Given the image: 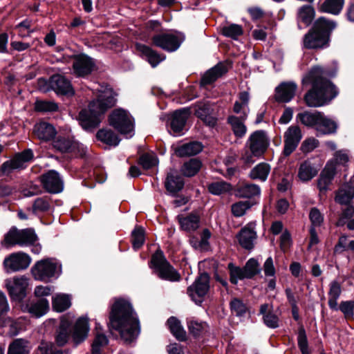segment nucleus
I'll return each mask as SVG.
<instances>
[{
	"label": "nucleus",
	"mask_w": 354,
	"mask_h": 354,
	"mask_svg": "<svg viewBox=\"0 0 354 354\" xmlns=\"http://www.w3.org/2000/svg\"><path fill=\"white\" fill-rule=\"evenodd\" d=\"M337 124L331 118L326 116L323 113L317 127V135L332 134L336 132Z\"/></svg>",
	"instance_id": "30"
},
{
	"label": "nucleus",
	"mask_w": 354,
	"mask_h": 354,
	"mask_svg": "<svg viewBox=\"0 0 354 354\" xmlns=\"http://www.w3.org/2000/svg\"><path fill=\"white\" fill-rule=\"evenodd\" d=\"M96 91V99L89 103L88 109H83L79 113L80 125L88 131L100 124L102 115L116 102L115 93L111 87L99 86Z\"/></svg>",
	"instance_id": "3"
},
{
	"label": "nucleus",
	"mask_w": 354,
	"mask_h": 354,
	"mask_svg": "<svg viewBox=\"0 0 354 354\" xmlns=\"http://www.w3.org/2000/svg\"><path fill=\"white\" fill-rule=\"evenodd\" d=\"M145 242L144 229L138 227L132 232V244L134 249L140 248Z\"/></svg>",
	"instance_id": "58"
},
{
	"label": "nucleus",
	"mask_w": 354,
	"mask_h": 354,
	"mask_svg": "<svg viewBox=\"0 0 354 354\" xmlns=\"http://www.w3.org/2000/svg\"><path fill=\"white\" fill-rule=\"evenodd\" d=\"M185 40V36L180 32L158 34L152 37L153 44L168 52L176 51Z\"/></svg>",
	"instance_id": "7"
},
{
	"label": "nucleus",
	"mask_w": 354,
	"mask_h": 354,
	"mask_svg": "<svg viewBox=\"0 0 354 354\" xmlns=\"http://www.w3.org/2000/svg\"><path fill=\"white\" fill-rule=\"evenodd\" d=\"M324 74L321 67L314 66L302 79L304 86H312L304 95L305 102L309 107L324 106L337 94L335 86L325 78Z\"/></svg>",
	"instance_id": "1"
},
{
	"label": "nucleus",
	"mask_w": 354,
	"mask_h": 354,
	"mask_svg": "<svg viewBox=\"0 0 354 354\" xmlns=\"http://www.w3.org/2000/svg\"><path fill=\"white\" fill-rule=\"evenodd\" d=\"M250 94L244 91L239 93L238 99L235 101L233 106L234 113L239 115L242 119H247L250 112L249 109Z\"/></svg>",
	"instance_id": "24"
},
{
	"label": "nucleus",
	"mask_w": 354,
	"mask_h": 354,
	"mask_svg": "<svg viewBox=\"0 0 354 354\" xmlns=\"http://www.w3.org/2000/svg\"><path fill=\"white\" fill-rule=\"evenodd\" d=\"M318 173V169L309 160L302 162L299 168L298 177L302 182H308Z\"/></svg>",
	"instance_id": "32"
},
{
	"label": "nucleus",
	"mask_w": 354,
	"mask_h": 354,
	"mask_svg": "<svg viewBox=\"0 0 354 354\" xmlns=\"http://www.w3.org/2000/svg\"><path fill=\"white\" fill-rule=\"evenodd\" d=\"M89 331L88 319L86 317H81L76 321L72 338L75 344H79L86 339Z\"/></svg>",
	"instance_id": "22"
},
{
	"label": "nucleus",
	"mask_w": 354,
	"mask_h": 354,
	"mask_svg": "<svg viewBox=\"0 0 354 354\" xmlns=\"http://www.w3.org/2000/svg\"><path fill=\"white\" fill-rule=\"evenodd\" d=\"M31 274L35 280L43 281L44 279V260L37 261L30 270Z\"/></svg>",
	"instance_id": "60"
},
{
	"label": "nucleus",
	"mask_w": 354,
	"mask_h": 354,
	"mask_svg": "<svg viewBox=\"0 0 354 354\" xmlns=\"http://www.w3.org/2000/svg\"><path fill=\"white\" fill-rule=\"evenodd\" d=\"M270 145V139L266 131L259 130L253 132L249 137L246 147L255 156H261L267 150Z\"/></svg>",
	"instance_id": "12"
},
{
	"label": "nucleus",
	"mask_w": 354,
	"mask_h": 354,
	"mask_svg": "<svg viewBox=\"0 0 354 354\" xmlns=\"http://www.w3.org/2000/svg\"><path fill=\"white\" fill-rule=\"evenodd\" d=\"M315 17V10L310 6H304L297 12V23L299 28L301 24L308 26L312 22Z\"/></svg>",
	"instance_id": "37"
},
{
	"label": "nucleus",
	"mask_w": 354,
	"mask_h": 354,
	"mask_svg": "<svg viewBox=\"0 0 354 354\" xmlns=\"http://www.w3.org/2000/svg\"><path fill=\"white\" fill-rule=\"evenodd\" d=\"M227 72V68L223 64H218L207 71L202 77L203 84H209L216 80Z\"/></svg>",
	"instance_id": "36"
},
{
	"label": "nucleus",
	"mask_w": 354,
	"mask_h": 354,
	"mask_svg": "<svg viewBox=\"0 0 354 354\" xmlns=\"http://www.w3.org/2000/svg\"><path fill=\"white\" fill-rule=\"evenodd\" d=\"M95 67L92 58L84 54L74 56L73 73L77 77H85L91 73Z\"/></svg>",
	"instance_id": "14"
},
{
	"label": "nucleus",
	"mask_w": 354,
	"mask_h": 354,
	"mask_svg": "<svg viewBox=\"0 0 354 354\" xmlns=\"http://www.w3.org/2000/svg\"><path fill=\"white\" fill-rule=\"evenodd\" d=\"M298 346L302 354H310L306 331L303 327L299 329L297 337Z\"/></svg>",
	"instance_id": "61"
},
{
	"label": "nucleus",
	"mask_w": 354,
	"mask_h": 354,
	"mask_svg": "<svg viewBox=\"0 0 354 354\" xmlns=\"http://www.w3.org/2000/svg\"><path fill=\"white\" fill-rule=\"evenodd\" d=\"M139 162L143 169H149L156 166L158 161L156 155L145 153L140 156Z\"/></svg>",
	"instance_id": "59"
},
{
	"label": "nucleus",
	"mask_w": 354,
	"mask_h": 354,
	"mask_svg": "<svg viewBox=\"0 0 354 354\" xmlns=\"http://www.w3.org/2000/svg\"><path fill=\"white\" fill-rule=\"evenodd\" d=\"M71 322V318L68 315H63L61 317L60 324L55 335V342L57 345L62 346L67 343L70 337Z\"/></svg>",
	"instance_id": "23"
},
{
	"label": "nucleus",
	"mask_w": 354,
	"mask_h": 354,
	"mask_svg": "<svg viewBox=\"0 0 354 354\" xmlns=\"http://www.w3.org/2000/svg\"><path fill=\"white\" fill-rule=\"evenodd\" d=\"M37 236L35 231L31 228L19 230L12 227L4 236L1 245L8 248L18 245L19 246H27L35 243Z\"/></svg>",
	"instance_id": "4"
},
{
	"label": "nucleus",
	"mask_w": 354,
	"mask_h": 354,
	"mask_svg": "<svg viewBox=\"0 0 354 354\" xmlns=\"http://www.w3.org/2000/svg\"><path fill=\"white\" fill-rule=\"evenodd\" d=\"M334 21L326 19L324 17L319 18L312 28L319 33L324 34L328 39L330 32L335 28Z\"/></svg>",
	"instance_id": "43"
},
{
	"label": "nucleus",
	"mask_w": 354,
	"mask_h": 354,
	"mask_svg": "<svg viewBox=\"0 0 354 354\" xmlns=\"http://www.w3.org/2000/svg\"><path fill=\"white\" fill-rule=\"evenodd\" d=\"M136 48L141 53L142 57L145 58L152 67H156L165 59V56L159 55L147 46L137 44Z\"/></svg>",
	"instance_id": "26"
},
{
	"label": "nucleus",
	"mask_w": 354,
	"mask_h": 354,
	"mask_svg": "<svg viewBox=\"0 0 354 354\" xmlns=\"http://www.w3.org/2000/svg\"><path fill=\"white\" fill-rule=\"evenodd\" d=\"M28 342L22 339H17L12 342L8 348V354H28Z\"/></svg>",
	"instance_id": "49"
},
{
	"label": "nucleus",
	"mask_w": 354,
	"mask_h": 354,
	"mask_svg": "<svg viewBox=\"0 0 354 354\" xmlns=\"http://www.w3.org/2000/svg\"><path fill=\"white\" fill-rule=\"evenodd\" d=\"M15 30L21 37H26L32 31L31 29V22L27 19L24 20L17 25Z\"/></svg>",
	"instance_id": "63"
},
{
	"label": "nucleus",
	"mask_w": 354,
	"mask_h": 354,
	"mask_svg": "<svg viewBox=\"0 0 354 354\" xmlns=\"http://www.w3.org/2000/svg\"><path fill=\"white\" fill-rule=\"evenodd\" d=\"M167 325L173 335L180 341L185 339L186 333L180 322L174 317H171L167 320Z\"/></svg>",
	"instance_id": "47"
},
{
	"label": "nucleus",
	"mask_w": 354,
	"mask_h": 354,
	"mask_svg": "<svg viewBox=\"0 0 354 354\" xmlns=\"http://www.w3.org/2000/svg\"><path fill=\"white\" fill-rule=\"evenodd\" d=\"M96 136L98 140L110 146H117L120 141L118 136L110 129H101L97 131Z\"/></svg>",
	"instance_id": "45"
},
{
	"label": "nucleus",
	"mask_w": 354,
	"mask_h": 354,
	"mask_svg": "<svg viewBox=\"0 0 354 354\" xmlns=\"http://www.w3.org/2000/svg\"><path fill=\"white\" fill-rule=\"evenodd\" d=\"M354 197V182L344 185L337 192L335 201L340 204H348Z\"/></svg>",
	"instance_id": "34"
},
{
	"label": "nucleus",
	"mask_w": 354,
	"mask_h": 354,
	"mask_svg": "<svg viewBox=\"0 0 354 354\" xmlns=\"http://www.w3.org/2000/svg\"><path fill=\"white\" fill-rule=\"evenodd\" d=\"M260 187L255 184L246 183L241 185L236 190V196L241 198H252L259 196Z\"/></svg>",
	"instance_id": "44"
},
{
	"label": "nucleus",
	"mask_w": 354,
	"mask_h": 354,
	"mask_svg": "<svg viewBox=\"0 0 354 354\" xmlns=\"http://www.w3.org/2000/svg\"><path fill=\"white\" fill-rule=\"evenodd\" d=\"M247 279H251L261 271L259 264L254 258L250 259L243 267Z\"/></svg>",
	"instance_id": "54"
},
{
	"label": "nucleus",
	"mask_w": 354,
	"mask_h": 354,
	"mask_svg": "<svg viewBox=\"0 0 354 354\" xmlns=\"http://www.w3.org/2000/svg\"><path fill=\"white\" fill-rule=\"evenodd\" d=\"M328 39L324 34H322L311 28L305 35L303 39L304 47L308 49L323 48L328 46Z\"/></svg>",
	"instance_id": "15"
},
{
	"label": "nucleus",
	"mask_w": 354,
	"mask_h": 354,
	"mask_svg": "<svg viewBox=\"0 0 354 354\" xmlns=\"http://www.w3.org/2000/svg\"><path fill=\"white\" fill-rule=\"evenodd\" d=\"M346 319L352 318L354 310V301H342L338 307Z\"/></svg>",
	"instance_id": "64"
},
{
	"label": "nucleus",
	"mask_w": 354,
	"mask_h": 354,
	"mask_svg": "<svg viewBox=\"0 0 354 354\" xmlns=\"http://www.w3.org/2000/svg\"><path fill=\"white\" fill-rule=\"evenodd\" d=\"M245 120L233 115L227 118V123L230 125L231 129L236 137L242 138L245 135L247 131V127L244 124Z\"/></svg>",
	"instance_id": "35"
},
{
	"label": "nucleus",
	"mask_w": 354,
	"mask_h": 354,
	"mask_svg": "<svg viewBox=\"0 0 354 354\" xmlns=\"http://www.w3.org/2000/svg\"><path fill=\"white\" fill-rule=\"evenodd\" d=\"M255 223L251 222L241 229L237 235L239 244L246 250H252L254 248V241L257 239Z\"/></svg>",
	"instance_id": "16"
},
{
	"label": "nucleus",
	"mask_w": 354,
	"mask_h": 354,
	"mask_svg": "<svg viewBox=\"0 0 354 354\" xmlns=\"http://www.w3.org/2000/svg\"><path fill=\"white\" fill-rule=\"evenodd\" d=\"M178 220L183 230L194 231L199 227V217L196 214H189L187 216H178Z\"/></svg>",
	"instance_id": "41"
},
{
	"label": "nucleus",
	"mask_w": 354,
	"mask_h": 354,
	"mask_svg": "<svg viewBox=\"0 0 354 354\" xmlns=\"http://www.w3.org/2000/svg\"><path fill=\"white\" fill-rule=\"evenodd\" d=\"M61 272V265L56 259H46V278H57Z\"/></svg>",
	"instance_id": "48"
},
{
	"label": "nucleus",
	"mask_w": 354,
	"mask_h": 354,
	"mask_svg": "<svg viewBox=\"0 0 354 354\" xmlns=\"http://www.w3.org/2000/svg\"><path fill=\"white\" fill-rule=\"evenodd\" d=\"M29 286V279L25 275L14 277L6 281V288L11 299L14 301H21L27 295Z\"/></svg>",
	"instance_id": "9"
},
{
	"label": "nucleus",
	"mask_w": 354,
	"mask_h": 354,
	"mask_svg": "<svg viewBox=\"0 0 354 354\" xmlns=\"http://www.w3.org/2000/svg\"><path fill=\"white\" fill-rule=\"evenodd\" d=\"M228 268L230 272V281L236 284L239 280L246 278L244 268H241L237 266H234L232 263L228 265Z\"/></svg>",
	"instance_id": "57"
},
{
	"label": "nucleus",
	"mask_w": 354,
	"mask_h": 354,
	"mask_svg": "<svg viewBox=\"0 0 354 354\" xmlns=\"http://www.w3.org/2000/svg\"><path fill=\"white\" fill-rule=\"evenodd\" d=\"M297 85L295 83L282 82L275 88V99L279 102H288L295 95Z\"/></svg>",
	"instance_id": "20"
},
{
	"label": "nucleus",
	"mask_w": 354,
	"mask_h": 354,
	"mask_svg": "<svg viewBox=\"0 0 354 354\" xmlns=\"http://www.w3.org/2000/svg\"><path fill=\"white\" fill-rule=\"evenodd\" d=\"M213 109L208 103H201L196 106L195 115L203 120L207 125L214 127L217 119L212 115Z\"/></svg>",
	"instance_id": "25"
},
{
	"label": "nucleus",
	"mask_w": 354,
	"mask_h": 354,
	"mask_svg": "<svg viewBox=\"0 0 354 354\" xmlns=\"http://www.w3.org/2000/svg\"><path fill=\"white\" fill-rule=\"evenodd\" d=\"M209 275L207 273H202L187 288V294L196 304L202 303L204 296L209 290Z\"/></svg>",
	"instance_id": "11"
},
{
	"label": "nucleus",
	"mask_w": 354,
	"mask_h": 354,
	"mask_svg": "<svg viewBox=\"0 0 354 354\" xmlns=\"http://www.w3.org/2000/svg\"><path fill=\"white\" fill-rule=\"evenodd\" d=\"M165 184L166 189L169 193L174 194L183 188L184 180L177 171H174L167 174Z\"/></svg>",
	"instance_id": "28"
},
{
	"label": "nucleus",
	"mask_w": 354,
	"mask_h": 354,
	"mask_svg": "<svg viewBox=\"0 0 354 354\" xmlns=\"http://www.w3.org/2000/svg\"><path fill=\"white\" fill-rule=\"evenodd\" d=\"M270 169L269 164L261 162L250 171L249 176L252 180H258L264 182L266 180L270 172Z\"/></svg>",
	"instance_id": "40"
},
{
	"label": "nucleus",
	"mask_w": 354,
	"mask_h": 354,
	"mask_svg": "<svg viewBox=\"0 0 354 354\" xmlns=\"http://www.w3.org/2000/svg\"><path fill=\"white\" fill-rule=\"evenodd\" d=\"M31 258L23 252H13L5 258L3 265L7 272H15L26 269Z\"/></svg>",
	"instance_id": "10"
},
{
	"label": "nucleus",
	"mask_w": 354,
	"mask_h": 354,
	"mask_svg": "<svg viewBox=\"0 0 354 354\" xmlns=\"http://www.w3.org/2000/svg\"><path fill=\"white\" fill-rule=\"evenodd\" d=\"M33 157L31 149H26L17 153L12 159L3 162L0 167L1 175H9L14 170L22 169L26 167V163Z\"/></svg>",
	"instance_id": "8"
},
{
	"label": "nucleus",
	"mask_w": 354,
	"mask_h": 354,
	"mask_svg": "<svg viewBox=\"0 0 354 354\" xmlns=\"http://www.w3.org/2000/svg\"><path fill=\"white\" fill-rule=\"evenodd\" d=\"M232 189L230 184L224 181L213 182L208 185V190L214 195H221L227 193Z\"/></svg>",
	"instance_id": "51"
},
{
	"label": "nucleus",
	"mask_w": 354,
	"mask_h": 354,
	"mask_svg": "<svg viewBox=\"0 0 354 354\" xmlns=\"http://www.w3.org/2000/svg\"><path fill=\"white\" fill-rule=\"evenodd\" d=\"M260 314L263 315L264 324L269 328L279 327V319L273 312V306L269 304H264L260 306Z\"/></svg>",
	"instance_id": "27"
},
{
	"label": "nucleus",
	"mask_w": 354,
	"mask_h": 354,
	"mask_svg": "<svg viewBox=\"0 0 354 354\" xmlns=\"http://www.w3.org/2000/svg\"><path fill=\"white\" fill-rule=\"evenodd\" d=\"M336 172V167L333 161H329L321 172L317 180V186L319 192L324 194L328 189Z\"/></svg>",
	"instance_id": "19"
},
{
	"label": "nucleus",
	"mask_w": 354,
	"mask_h": 354,
	"mask_svg": "<svg viewBox=\"0 0 354 354\" xmlns=\"http://www.w3.org/2000/svg\"><path fill=\"white\" fill-rule=\"evenodd\" d=\"M21 309L24 312L28 313L32 317L39 318L44 314V300H32L22 306Z\"/></svg>",
	"instance_id": "33"
},
{
	"label": "nucleus",
	"mask_w": 354,
	"mask_h": 354,
	"mask_svg": "<svg viewBox=\"0 0 354 354\" xmlns=\"http://www.w3.org/2000/svg\"><path fill=\"white\" fill-rule=\"evenodd\" d=\"M342 288L337 281H333L329 285L328 306L331 310H337V300L340 297Z\"/></svg>",
	"instance_id": "39"
},
{
	"label": "nucleus",
	"mask_w": 354,
	"mask_h": 354,
	"mask_svg": "<svg viewBox=\"0 0 354 354\" xmlns=\"http://www.w3.org/2000/svg\"><path fill=\"white\" fill-rule=\"evenodd\" d=\"M344 0H325L321 5L322 12L338 15L342 10Z\"/></svg>",
	"instance_id": "46"
},
{
	"label": "nucleus",
	"mask_w": 354,
	"mask_h": 354,
	"mask_svg": "<svg viewBox=\"0 0 354 354\" xmlns=\"http://www.w3.org/2000/svg\"><path fill=\"white\" fill-rule=\"evenodd\" d=\"M310 227L315 228L320 227L324 222V214L317 207H313L309 212Z\"/></svg>",
	"instance_id": "56"
},
{
	"label": "nucleus",
	"mask_w": 354,
	"mask_h": 354,
	"mask_svg": "<svg viewBox=\"0 0 354 354\" xmlns=\"http://www.w3.org/2000/svg\"><path fill=\"white\" fill-rule=\"evenodd\" d=\"M49 86L56 93L66 95H73L74 90L72 85L66 78L60 75H53L49 80Z\"/></svg>",
	"instance_id": "18"
},
{
	"label": "nucleus",
	"mask_w": 354,
	"mask_h": 354,
	"mask_svg": "<svg viewBox=\"0 0 354 354\" xmlns=\"http://www.w3.org/2000/svg\"><path fill=\"white\" fill-rule=\"evenodd\" d=\"M52 147L62 153L69 151L72 148V142L71 140L57 136L55 140L48 144V147Z\"/></svg>",
	"instance_id": "50"
},
{
	"label": "nucleus",
	"mask_w": 354,
	"mask_h": 354,
	"mask_svg": "<svg viewBox=\"0 0 354 354\" xmlns=\"http://www.w3.org/2000/svg\"><path fill=\"white\" fill-rule=\"evenodd\" d=\"M252 205V204L249 201L236 202L231 206L232 214L235 217L243 216Z\"/></svg>",
	"instance_id": "52"
},
{
	"label": "nucleus",
	"mask_w": 354,
	"mask_h": 354,
	"mask_svg": "<svg viewBox=\"0 0 354 354\" xmlns=\"http://www.w3.org/2000/svg\"><path fill=\"white\" fill-rule=\"evenodd\" d=\"M230 309L236 316H243L246 313V306L239 299H233L230 304Z\"/></svg>",
	"instance_id": "62"
},
{
	"label": "nucleus",
	"mask_w": 354,
	"mask_h": 354,
	"mask_svg": "<svg viewBox=\"0 0 354 354\" xmlns=\"http://www.w3.org/2000/svg\"><path fill=\"white\" fill-rule=\"evenodd\" d=\"M322 112L315 111H304L299 113L297 115V118L303 124L308 127H312L317 129L318 122L322 117Z\"/></svg>",
	"instance_id": "29"
},
{
	"label": "nucleus",
	"mask_w": 354,
	"mask_h": 354,
	"mask_svg": "<svg viewBox=\"0 0 354 354\" xmlns=\"http://www.w3.org/2000/svg\"><path fill=\"white\" fill-rule=\"evenodd\" d=\"M203 150V145L199 142H190L182 145L175 150L176 154L179 157L195 156Z\"/></svg>",
	"instance_id": "31"
},
{
	"label": "nucleus",
	"mask_w": 354,
	"mask_h": 354,
	"mask_svg": "<svg viewBox=\"0 0 354 354\" xmlns=\"http://www.w3.org/2000/svg\"><path fill=\"white\" fill-rule=\"evenodd\" d=\"M202 162L197 158H192L185 162L180 167V173L185 177L195 176L201 169Z\"/></svg>",
	"instance_id": "38"
},
{
	"label": "nucleus",
	"mask_w": 354,
	"mask_h": 354,
	"mask_svg": "<svg viewBox=\"0 0 354 354\" xmlns=\"http://www.w3.org/2000/svg\"><path fill=\"white\" fill-rule=\"evenodd\" d=\"M109 123L127 138L134 135L133 120L124 110H115L109 116Z\"/></svg>",
	"instance_id": "5"
},
{
	"label": "nucleus",
	"mask_w": 354,
	"mask_h": 354,
	"mask_svg": "<svg viewBox=\"0 0 354 354\" xmlns=\"http://www.w3.org/2000/svg\"><path fill=\"white\" fill-rule=\"evenodd\" d=\"M190 114L189 108H183L174 112L170 124L174 136H178L181 134Z\"/></svg>",
	"instance_id": "17"
},
{
	"label": "nucleus",
	"mask_w": 354,
	"mask_h": 354,
	"mask_svg": "<svg viewBox=\"0 0 354 354\" xmlns=\"http://www.w3.org/2000/svg\"><path fill=\"white\" fill-rule=\"evenodd\" d=\"M53 308L61 313L67 310L71 306V298L68 295L57 294L53 297Z\"/></svg>",
	"instance_id": "42"
},
{
	"label": "nucleus",
	"mask_w": 354,
	"mask_h": 354,
	"mask_svg": "<svg viewBox=\"0 0 354 354\" xmlns=\"http://www.w3.org/2000/svg\"><path fill=\"white\" fill-rule=\"evenodd\" d=\"M64 189V181L55 170L46 173V192L50 194H59Z\"/></svg>",
	"instance_id": "21"
},
{
	"label": "nucleus",
	"mask_w": 354,
	"mask_h": 354,
	"mask_svg": "<svg viewBox=\"0 0 354 354\" xmlns=\"http://www.w3.org/2000/svg\"><path fill=\"white\" fill-rule=\"evenodd\" d=\"M96 330H98L97 326H96ZM107 344L108 339L106 336L97 330L95 338L92 344V354H100V348Z\"/></svg>",
	"instance_id": "55"
},
{
	"label": "nucleus",
	"mask_w": 354,
	"mask_h": 354,
	"mask_svg": "<svg viewBox=\"0 0 354 354\" xmlns=\"http://www.w3.org/2000/svg\"><path fill=\"white\" fill-rule=\"evenodd\" d=\"M109 319L110 328L118 331L125 342H131L138 336L139 321L128 301L116 300L111 308Z\"/></svg>",
	"instance_id": "2"
},
{
	"label": "nucleus",
	"mask_w": 354,
	"mask_h": 354,
	"mask_svg": "<svg viewBox=\"0 0 354 354\" xmlns=\"http://www.w3.org/2000/svg\"><path fill=\"white\" fill-rule=\"evenodd\" d=\"M151 264L155 272L164 280L170 281H179V273L169 263L162 252H156L151 258Z\"/></svg>",
	"instance_id": "6"
},
{
	"label": "nucleus",
	"mask_w": 354,
	"mask_h": 354,
	"mask_svg": "<svg viewBox=\"0 0 354 354\" xmlns=\"http://www.w3.org/2000/svg\"><path fill=\"white\" fill-rule=\"evenodd\" d=\"M283 154L286 156L290 155L297 148L302 138L300 128L297 125L290 126L284 133Z\"/></svg>",
	"instance_id": "13"
},
{
	"label": "nucleus",
	"mask_w": 354,
	"mask_h": 354,
	"mask_svg": "<svg viewBox=\"0 0 354 354\" xmlns=\"http://www.w3.org/2000/svg\"><path fill=\"white\" fill-rule=\"evenodd\" d=\"M243 32L242 27L234 24L226 25L222 29L223 35L233 39H236L239 36L243 34Z\"/></svg>",
	"instance_id": "53"
}]
</instances>
